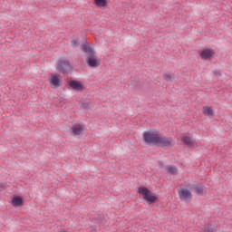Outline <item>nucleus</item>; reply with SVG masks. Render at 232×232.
Returning <instances> with one entry per match:
<instances>
[{
	"mask_svg": "<svg viewBox=\"0 0 232 232\" xmlns=\"http://www.w3.org/2000/svg\"><path fill=\"white\" fill-rule=\"evenodd\" d=\"M145 144L149 146H157L158 148H173V138L161 136L160 133H156L151 130H147L142 133Z\"/></svg>",
	"mask_w": 232,
	"mask_h": 232,
	"instance_id": "f257e3e1",
	"label": "nucleus"
},
{
	"mask_svg": "<svg viewBox=\"0 0 232 232\" xmlns=\"http://www.w3.org/2000/svg\"><path fill=\"white\" fill-rule=\"evenodd\" d=\"M138 194L140 197H142L143 200L151 206L153 204H157L159 202V197L155 192H152L145 186H140L138 188Z\"/></svg>",
	"mask_w": 232,
	"mask_h": 232,
	"instance_id": "f03ea898",
	"label": "nucleus"
},
{
	"mask_svg": "<svg viewBox=\"0 0 232 232\" xmlns=\"http://www.w3.org/2000/svg\"><path fill=\"white\" fill-rule=\"evenodd\" d=\"M191 188H189V183L185 185V188H178V195L181 202H191L193 200V194L191 193Z\"/></svg>",
	"mask_w": 232,
	"mask_h": 232,
	"instance_id": "7ed1b4c3",
	"label": "nucleus"
},
{
	"mask_svg": "<svg viewBox=\"0 0 232 232\" xmlns=\"http://www.w3.org/2000/svg\"><path fill=\"white\" fill-rule=\"evenodd\" d=\"M72 68L68 60H59L56 66V70H58L60 73H63V75H68Z\"/></svg>",
	"mask_w": 232,
	"mask_h": 232,
	"instance_id": "20e7f679",
	"label": "nucleus"
},
{
	"mask_svg": "<svg viewBox=\"0 0 232 232\" xmlns=\"http://www.w3.org/2000/svg\"><path fill=\"white\" fill-rule=\"evenodd\" d=\"M85 61L90 68H99L101 66V60L97 57V53L89 54Z\"/></svg>",
	"mask_w": 232,
	"mask_h": 232,
	"instance_id": "39448f33",
	"label": "nucleus"
},
{
	"mask_svg": "<svg viewBox=\"0 0 232 232\" xmlns=\"http://www.w3.org/2000/svg\"><path fill=\"white\" fill-rule=\"evenodd\" d=\"M188 188L191 189V191H194L198 197H202L204 193H206V187L202 185L201 183L199 184H191L188 183Z\"/></svg>",
	"mask_w": 232,
	"mask_h": 232,
	"instance_id": "423d86ee",
	"label": "nucleus"
},
{
	"mask_svg": "<svg viewBox=\"0 0 232 232\" xmlns=\"http://www.w3.org/2000/svg\"><path fill=\"white\" fill-rule=\"evenodd\" d=\"M49 82L51 87H53L54 90L63 86V80L59 74H52Z\"/></svg>",
	"mask_w": 232,
	"mask_h": 232,
	"instance_id": "0eeeda50",
	"label": "nucleus"
},
{
	"mask_svg": "<svg viewBox=\"0 0 232 232\" xmlns=\"http://www.w3.org/2000/svg\"><path fill=\"white\" fill-rule=\"evenodd\" d=\"M68 86L73 90L74 92H83L84 91V84L78 80H70L67 82Z\"/></svg>",
	"mask_w": 232,
	"mask_h": 232,
	"instance_id": "6e6552de",
	"label": "nucleus"
},
{
	"mask_svg": "<svg viewBox=\"0 0 232 232\" xmlns=\"http://www.w3.org/2000/svg\"><path fill=\"white\" fill-rule=\"evenodd\" d=\"M213 55H215V51L209 48L203 49L199 53V56L201 57V59H203V61H209V59H211Z\"/></svg>",
	"mask_w": 232,
	"mask_h": 232,
	"instance_id": "1a4fd4ad",
	"label": "nucleus"
},
{
	"mask_svg": "<svg viewBox=\"0 0 232 232\" xmlns=\"http://www.w3.org/2000/svg\"><path fill=\"white\" fill-rule=\"evenodd\" d=\"M11 204L14 208H21L24 206V199L21 196H14Z\"/></svg>",
	"mask_w": 232,
	"mask_h": 232,
	"instance_id": "9d476101",
	"label": "nucleus"
},
{
	"mask_svg": "<svg viewBox=\"0 0 232 232\" xmlns=\"http://www.w3.org/2000/svg\"><path fill=\"white\" fill-rule=\"evenodd\" d=\"M202 113L209 119H213V117H215V111H213V107L204 106Z\"/></svg>",
	"mask_w": 232,
	"mask_h": 232,
	"instance_id": "9b49d317",
	"label": "nucleus"
},
{
	"mask_svg": "<svg viewBox=\"0 0 232 232\" xmlns=\"http://www.w3.org/2000/svg\"><path fill=\"white\" fill-rule=\"evenodd\" d=\"M181 142H183L185 146H188V148H193L195 146V140L189 136L182 137Z\"/></svg>",
	"mask_w": 232,
	"mask_h": 232,
	"instance_id": "f8f14e48",
	"label": "nucleus"
},
{
	"mask_svg": "<svg viewBox=\"0 0 232 232\" xmlns=\"http://www.w3.org/2000/svg\"><path fill=\"white\" fill-rule=\"evenodd\" d=\"M82 52L87 53L88 56L92 55L93 53H97V52H95L93 50V48H92V46H90V44H83L82 46Z\"/></svg>",
	"mask_w": 232,
	"mask_h": 232,
	"instance_id": "ddd939ff",
	"label": "nucleus"
},
{
	"mask_svg": "<svg viewBox=\"0 0 232 232\" xmlns=\"http://www.w3.org/2000/svg\"><path fill=\"white\" fill-rule=\"evenodd\" d=\"M82 130H84V128H82V125L81 124H75L72 127L73 135H81V133H82Z\"/></svg>",
	"mask_w": 232,
	"mask_h": 232,
	"instance_id": "4468645a",
	"label": "nucleus"
},
{
	"mask_svg": "<svg viewBox=\"0 0 232 232\" xmlns=\"http://www.w3.org/2000/svg\"><path fill=\"white\" fill-rule=\"evenodd\" d=\"M94 5L98 8H106L108 6V0H94Z\"/></svg>",
	"mask_w": 232,
	"mask_h": 232,
	"instance_id": "2eb2a0df",
	"label": "nucleus"
},
{
	"mask_svg": "<svg viewBox=\"0 0 232 232\" xmlns=\"http://www.w3.org/2000/svg\"><path fill=\"white\" fill-rule=\"evenodd\" d=\"M163 79L168 82H173L175 81V74L171 73H164L162 75Z\"/></svg>",
	"mask_w": 232,
	"mask_h": 232,
	"instance_id": "dca6fc26",
	"label": "nucleus"
},
{
	"mask_svg": "<svg viewBox=\"0 0 232 232\" xmlns=\"http://www.w3.org/2000/svg\"><path fill=\"white\" fill-rule=\"evenodd\" d=\"M167 169H168V173H169V175H177V171H178L177 167L170 166Z\"/></svg>",
	"mask_w": 232,
	"mask_h": 232,
	"instance_id": "f3484780",
	"label": "nucleus"
},
{
	"mask_svg": "<svg viewBox=\"0 0 232 232\" xmlns=\"http://www.w3.org/2000/svg\"><path fill=\"white\" fill-rule=\"evenodd\" d=\"M90 106H92V102H84L82 103L81 108H82V110H91Z\"/></svg>",
	"mask_w": 232,
	"mask_h": 232,
	"instance_id": "a211bd4d",
	"label": "nucleus"
},
{
	"mask_svg": "<svg viewBox=\"0 0 232 232\" xmlns=\"http://www.w3.org/2000/svg\"><path fill=\"white\" fill-rule=\"evenodd\" d=\"M98 224H106V219L104 218V215L100 214L97 217Z\"/></svg>",
	"mask_w": 232,
	"mask_h": 232,
	"instance_id": "6ab92c4d",
	"label": "nucleus"
},
{
	"mask_svg": "<svg viewBox=\"0 0 232 232\" xmlns=\"http://www.w3.org/2000/svg\"><path fill=\"white\" fill-rule=\"evenodd\" d=\"M79 44H81V43H79V40L77 39H72L71 41V45L72 46V48H79Z\"/></svg>",
	"mask_w": 232,
	"mask_h": 232,
	"instance_id": "aec40b11",
	"label": "nucleus"
},
{
	"mask_svg": "<svg viewBox=\"0 0 232 232\" xmlns=\"http://www.w3.org/2000/svg\"><path fill=\"white\" fill-rule=\"evenodd\" d=\"M201 232H214V230L211 227L206 226V227H204V229Z\"/></svg>",
	"mask_w": 232,
	"mask_h": 232,
	"instance_id": "412c9836",
	"label": "nucleus"
},
{
	"mask_svg": "<svg viewBox=\"0 0 232 232\" xmlns=\"http://www.w3.org/2000/svg\"><path fill=\"white\" fill-rule=\"evenodd\" d=\"M6 189V184L5 183H0V191H5Z\"/></svg>",
	"mask_w": 232,
	"mask_h": 232,
	"instance_id": "4be33fe9",
	"label": "nucleus"
},
{
	"mask_svg": "<svg viewBox=\"0 0 232 232\" xmlns=\"http://www.w3.org/2000/svg\"><path fill=\"white\" fill-rule=\"evenodd\" d=\"M213 73H214V75H217V77H220V75H222L220 71H214Z\"/></svg>",
	"mask_w": 232,
	"mask_h": 232,
	"instance_id": "5701e85b",
	"label": "nucleus"
}]
</instances>
